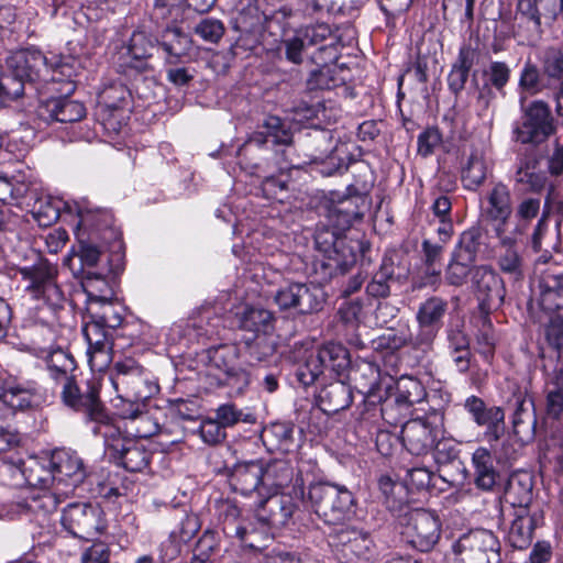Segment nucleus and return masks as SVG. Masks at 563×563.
Returning a JSON list of instances; mask_svg holds the SVG:
<instances>
[{"label":"nucleus","mask_w":563,"mask_h":563,"mask_svg":"<svg viewBox=\"0 0 563 563\" xmlns=\"http://www.w3.org/2000/svg\"><path fill=\"white\" fill-rule=\"evenodd\" d=\"M472 285L482 311L489 312L503 305L506 296L505 284L498 273L490 266L474 267Z\"/></svg>","instance_id":"ddd939ff"},{"label":"nucleus","mask_w":563,"mask_h":563,"mask_svg":"<svg viewBox=\"0 0 563 563\" xmlns=\"http://www.w3.org/2000/svg\"><path fill=\"white\" fill-rule=\"evenodd\" d=\"M324 365L316 350L306 351L305 362L297 369V379L303 386L312 385L317 378L323 373Z\"/></svg>","instance_id":"8fccbe9b"},{"label":"nucleus","mask_w":563,"mask_h":563,"mask_svg":"<svg viewBox=\"0 0 563 563\" xmlns=\"http://www.w3.org/2000/svg\"><path fill=\"white\" fill-rule=\"evenodd\" d=\"M194 31L201 40L216 44L224 35L225 27L219 19L203 18L195 25Z\"/></svg>","instance_id":"13d9d810"},{"label":"nucleus","mask_w":563,"mask_h":563,"mask_svg":"<svg viewBox=\"0 0 563 563\" xmlns=\"http://www.w3.org/2000/svg\"><path fill=\"white\" fill-rule=\"evenodd\" d=\"M448 303L440 297H431L421 303L417 312L418 323L441 325V320L446 311Z\"/></svg>","instance_id":"3c124183"},{"label":"nucleus","mask_w":563,"mask_h":563,"mask_svg":"<svg viewBox=\"0 0 563 563\" xmlns=\"http://www.w3.org/2000/svg\"><path fill=\"white\" fill-rule=\"evenodd\" d=\"M411 341L409 329L406 325L389 328L373 340L374 349L395 351Z\"/></svg>","instance_id":"09e8293b"},{"label":"nucleus","mask_w":563,"mask_h":563,"mask_svg":"<svg viewBox=\"0 0 563 563\" xmlns=\"http://www.w3.org/2000/svg\"><path fill=\"white\" fill-rule=\"evenodd\" d=\"M540 211V199L526 198L519 202L516 209L517 224L511 233L522 235L527 230L529 222L534 219Z\"/></svg>","instance_id":"5fc2aeb1"},{"label":"nucleus","mask_w":563,"mask_h":563,"mask_svg":"<svg viewBox=\"0 0 563 563\" xmlns=\"http://www.w3.org/2000/svg\"><path fill=\"white\" fill-rule=\"evenodd\" d=\"M82 334L88 345L87 356L91 369L102 372L108 368L112 362L113 342L107 328L90 321L82 328Z\"/></svg>","instance_id":"f3484780"},{"label":"nucleus","mask_w":563,"mask_h":563,"mask_svg":"<svg viewBox=\"0 0 563 563\" xmlns=\"http://www.w3.org/2000/svg\"><path fill=\"white\" fill-rule=\"evenodd\" d=\"M464 408L478 427L485 428V437L488 442L498 441L503 437L505 412L501 407H487L482 398L472 395L465 399Z\"/></svg>","instance_id":"a211bd4d"},{"label":"nucleus","mask_w":563,"mask_h":563,"mask_svg":"<svg viewBox=\"0 0 563 563\" xmlns=\"http://www.w3.org/2000/svg\"><path fill=\"white\" fill-rule=\"evenodd\" d=\"M394 275V268L390 263L384 262L379 269L373 275L372 280L366 286V292L374 298H385L390 292L389 279Z\"/></svg>","instance_id":"603ef678"},{"label":"nucleus","mask_w":563,"mask_h":563,"mask_svg":"<svg viewBox=\"0 0 563 563\" xmlns=\"http://www.w3.org/2000/svg\"><path fill=\"white\" fill-rule=\"evenodd\" d=\"M472 263L467 261L459 260L452 254L451 260L445 269V282L455 287H461L466 282L468 274H472L470 269Z\"/></svg>","instance_id":"052dcab7"},{"label":"nucleus","mask_w":563,"mask_h":563,"mask_svg":"<svg viewBox=\"0 0 563 563\" xmlns=\"http://www.w3.org/2000/svg\"><path fill=\"white\" fill-rule=\"evenodd\" d=\"M427 390L422 383L412 376H401L396 384L395 401L398 406L409 408L422 402Z\"/></svg>","instance_id":"58836bf2"},{"label":"nucleus","mask_w":563,"mask_h":563,"mask_svg":"<svg viewBox=\"0 0 563 563\" xmlns=\"http://www.w3.org/2000/svg\"><path fill=\"white\" fill-rule=\"evenodd\" d=\"M58 77L45 79L41 87V93L46 95L47 99L67 98L71 95L76 86L73 80L65 78L64 73H58Z\"/></svg>","instance_id":"4d7b16f0"},{"label":"nucleus","mask_w":563,"mask_h":563,"mask_svg":"<svg viewBox=\"0 0 563 563\" xmlns=\"http://www.w3.org/2000/svg\"><path fill=\"white\" fill-rule=\"evenodd\" d=\"M24 284V290L35 300H41L51 308L60 307L64 294L57 285V266L44 257L30 265L18 268Z\"/></svg>","instance_id":"20e7f679"},{"label":"nucleus","mask_w":563,"mask_h":563,"mask_svg":"<svg viewBox=\"0 0 563 563\" xmlns=\"http://www.w3.org/2000/svg\"><path fill=\"white\" fill-rule=\"evenodd\" d=\"M294 470L285 462H276L264 470L265 485L285 487L292 478Z\"/></svg>","instance_id":"bf43d9fd"},{"label":"nucleus","mask_w":563,"mask_h":563,"mask_svg":"<svg viewBox=\"0 0 563 563\" xmlns=\"http://www.w3.org/2000/svg\"><path fill=\"white\" fill-rule=\"evenodd\" d=\"M368 208L367 196H347L329 205L327 218L333 230L343 232L350 229L355 220H361Z\"/></svg>","instance_id":"6ab92c4d"},{"label":"nucleus","mask_w":563,"mask_h":563,"mask_svg":"<svg viewBox=\"0 0 563 563\" xmlns=\"http://www.w3.org/2000/svg\"><path fill=\"white\" fill-rule=\"evenodd\" d=\"M472 466L476 487L485 492L493 490L499 478V472L490 451L484 446L477 448L472 454Z\"/></svg>","instance_id":"c756f323"},{"label":"nucleus","mask_w":563,"mask_h":563,"mask_svg":"<svg viewBox=\"0 0 563 563\" xmlns=\"http://www.w3.org/2000/svg\"><path fill=\"white\" fill-rule=\"evenodd\" d=\"M265 484L264 466L260 461H250L234 466L230 484L235 492L250 495Z\"/></svg>","instance_id":"cd10ccee"},{"label":"nucleus","mask_w":563,"mask_h":563,"mask_svg":"<svg viewBox=\"0 0 563 563\" xmlns=\"http://www.w3.org/2000/svg\"><path fill=\"white\" fill-rule=\"evenodd\" d=\"M189 43L188 35L177 24H167L162 33V45L169 56H181L189 47Z\"/></svg>","instance_id":"49530a36"},{"label":"nucleus","mask_w":563,"mask_h":563,"mask_svg":"<svg viewBox=\"0 0 563 563\" xmlns=\"http://www.w3.org/2000/svg\"><path fill=\"white\" fill-rule=\"evenodd\" d=\"M521 123L515 130L517 140L523 144H540L555 131L549 104L536 100L522 107Z\"/></svg>","instance_id":"6e6552de"},{"label":"nucleus","mask_w":563,"mask_h":563,"mask_svg":"<svg viewBox=\"0 0 563 563\" xmlns=\"http://www.w3.org/2000/svg\"><path fill=\"white\" fill-rule=\"evenodd\" d=\"M155 49V43L148 34H146L144 31L133 32L129 44L124 48L123 55L125 60L123 62V66L134 70L153 68L151 65H143L142 62L151 58Z\"/></svg>","instance_id":"7c9ffc66"},{"label":"nucleus","mask_w":563,"mask_h":563,"mask_svg":"<svg viewBox=\"0 0 563 563\" xmlns=\"http://www.w3.org/2000/svg\"><path fill=\"white\" fill-rule=\"evenodd\" d=\"M539 288V303L543 310L555 312L563 309V272L544 273Z\"/></svg>","instance_id":"2f4dec72"},{"label":"nucleus","mask_w":563,"mask_h":563,"mask_svg":"<svg viewBox=\"0 0 563 563\" xmlns=\"http://www.w3.org/2000/svg\"><path fill=\"white\" fill-rule=\"evenodd\" d=\"M498 239L500 250L497 256V265L499 269L512 276L515 279H520L523 276V257L517 247V240L519 235L497 230L495 233Z\"/></svg>","instance_id":"393cba45"},{"label":"nucleus","mask_w":563,"mask_h":563,"mask_svg":"<svg viewBox=\"0 0 563 563\" xmlns=\"http://www.w3.org/2000/svg\"><path fill=\"white\" fill-rule=\"evenodd\" d=\"M275 353V343L264 334H257L254 339L245 340V355L250 365H256L266 361Z\"/></svg>","instance_id":"c03bdc74"},{"label":"nucleus","mask_w":563,"mask_h":563,"mask_svg":"<svg viewBox=\"0 0 563 563\" xmlns=\"http://www.w3.org/2000/svg\"><path fill=\"white\" fill-rule=\"evenodd\" d=\"M318 399L322 411L336 413L346 409L352 404L353 397L349 385L335 380L321 388Z\"/></svg>","instance_id":"473e14b6"},{"label":"nucleus","mask_w":563,"mask_h":563,"mask_svg":"<svg viewBox=\"0 0 563 563\" xmlns=\"http://www.w3.org/2000/svg\"><path fill=\"white\" fill-rule=\"evenodd\" d=\"M60 400L69 409L82 413L87 422L93 423L92 431L102 438L119 433V427L108 413L99 396V384L96 379L77 382L76 377L60 384Z\"/></svg>","instance_id":"f257e3e1"},{"label":"nucleus","mask_w":563,"mask_h":563,"mask_svg":"<svg viewBox=\"0 0 563 563\" xmlns=\"http://www.w3.org/2000/svg\"><path fill=\"white\" fill-rule=\"evenodd\" d=\"M488 167L484 154L479 150L471 152L462 168V181L464 187L476 190L487 178Z\"/></svg>","instance_id":"ea45409f"},{"label":"nucleus","mask_w":563,"mask_h":563,"mask_svg":"<svg viewBox=\"0 0 563 563\" xmlns=\"http://www.w3.org/2000/svg\"><path fill=\"white\" fill-rule=\"evenodd\" d=\"M200 521L195 514H185L179 520L177 527L173 530L172 536L180 542L190 541L199 531Z\"/></svg>","instance_id":"0e129e2a"},{"label":"nucleus","mask_w":563,"mask_h":563,"mask_svg":"<svg viewBox=\"0 0 563 563\" xmlns=\"http://www.w3.org/2000/svg\"><path fill=\"white\" fill-rule=\"evenodd\" d=\"M479 239L481 234L478 230H467L463 232L459 244L452 254L455 255L459 260L474 263L481 245Z\"/></svg>","instance_id":"864d4df0"},{"label":"nucleus","mask_w":563,"mask_h":563,"mask_svg":"<svg viewBox=\"0 0 563 563\" xmlns=\"http://www.w3.org/2000/svg\"><path fill=\"white\" fill-rule=\"evenodd\" d=\"M508 402L514 408L511 417L514 433L523 443L532 441L537 428L533 399L526 391L519 390L514 393Z\"/></svg>","instance_id":"412c9836"},{"label":"nucleus","mask_w":563,"mask_h":563,"mask_svg":"<svg viewBox=\"0 0 563 563\" xmlns=\"http://www.w3.org/2000/svg\"><path fill=\"white\" fill-rule=\"evenodd\" d=\"M334 552L341 563H376L377 551L369 536L354 527L339 529L334 537Z\"/></svg>","instance_id":"0eeeda50"},{"label":"nucleus","mask_w":563,"mask_h":563,"mask_svg":"<svg viewBox=\"0 0 563 563\" xmlns=\"http://www.w3.org/2000/svg\"><path fill=\"white\" fill-rule=\"evenodd\" d=\"M26 479L30 485L38 486L40 492H31V494L21 500L14 501L9 506L5 517L9 519L20 517H31L32 515L45 516L48 512L56 510L59 499L54 493L48 490V487L56 482V476L53 474V468L44 466L34 462L27 468Z\"/></svg>","instance_id":"f03ea898"},{"label":"nucleus","mask_w":563,"mask_h":563,"mask_svg":"<svg viewBox=\"0 0 563 563\" xmlns=\"http://www.w3.org/2000/svg\"><path fill=\"white\" fill-rule=\"evenodd\" d=\"M515 183L521 185L523 190L540 191L547 184V177L537 172L534 159H521L515 173Z\"/></svg>","instance_id":"a19ab883"},{"label":"nucleus","mask_w":563,"mask_h":563,"mask_svg":"<svg viewBox=\"0 0 563 563\" xmlns=\"http://www.w3.org/2000/svg\"><path fill=\"white\" fill-rule=\"evenodd\" d=\"M316 351L322 358L324 369L328 368L340 374L350 365L349 351L340 343H327Z\"/></svg>","instance_id":"37998d69"},{"label":"nucleus","mask_w":563,"mask_h":563,"mask_svg":"<svg viewBox=\"0 0 563 563\" xmlns=\"http://www.w3.org/2000/svg\"><path fill=\"white\" fill-rule=\"evenodd\" d=\"M536 526V515H531L530 512H515V519L508 533L510 544L520 550L528 548L532 541Z\"/></svg>","instance_id":"e433bc0d"},{"label":"nucleus","mask_w":563,"mask_h":563,"mask_svg":"<svg viewBox=\"0 0 563 563\" xmlns=\"http://www.w3.org/2000/svg\"><path fill=\"white\" fill-rule=\"evenodd\" d=\"M545 412L552 419H560L563 415V387H547Z\"/></svg>","instance_id":"774afa93"},{"label":"nucleus","mask_w":563,"mask_h":563,"mask_svg":"<svg viewBox=\"0 0 563 563\" xmlns=\"http://www.w3.org/2000/svg\"><path fill=\"white\" fill-rule=\"evenodd\" d=\"M81 285L88 297L89 310L93 309L95 303L115 298V276L111 266L87 271Z\"/></svg>","instance_id":"4be33fe9"},{"label":"nucleus","mask_w":563,"mask_h":563,"mask_svg":"<svg viewBox=\"0 0 563 563\" xmlns=\"http://www.w3.org/2000/svg\"><path fill=\"white\" fill-rule=\"evenodd\" d=\"M44 360L51 377L56 383L62 384L75 376L76 362L69 352L58 347L48 351Z\"/></svg>","instance_id":"f704fd0d"},{"label":"nucleus","mask_w":563,"mask_h":563,"mask_svg":"<svg viewBox=\"0 0 563 563\" xmlns=\"http://www.w3.org/2000/svg\"><path fill=\"white\" fill-rule=\"evenodd\" d=\"M33 217L41 227H48L59 218V207L51 199H40L33 207Z\"/></svg>","instance_id":"e2e57ef3"},{"label":"nucleus","mask_w":563,"mask_h":563,"mask_svg":"<svg viewBox=\"0 0 563 563\" xmlns=\"http://www.w3.org/2000/svg\"><path fill=\"white\" fill-rule=\"evenodd\" d=\"M307 45H321L320 52L328 53L330 59L336 57L338 37L330 25L317 23L309 25L299 32Z\"/></svg>","instance_id":"c9c22d12"},{"label":"nucleus","mask_w":563,"mask_h":563,"mask_svg":"<svg viewBox=\"0 0 563 563\" xmlns=\"http://www.w3.org/2000/svg\"><path fill=\"white\" fill-rule=\"evenodd\" d=\"M47 66V58L37 49H20L7 58L9 70H38Z\"/></svg>","instance_id":"79ce46f5"},{"label":"nucleus","mask_w":563,"mask_h":563,"mask_svg":"<svg viewBox=\"0 0 563 563\" xmlns=\"http://www.w3.org/2000/svg\"><path fill=\"white\" fill-rule=\"evenodd\" d=\"M199 435L208 445H217L225 440V429L216 419H206L199 427Z\"/></svg>","instance_id":"69168bd1"},{"label":"nucleus","mask_w":563,"mask_h":563,"mask_svg":"<svg viewBox=\"0 0 563 563\" xmlns=\"http://www.w3.org/2000/svg\"><path fill=\"white\" fill-rule=\"evenodd\" d=\"M442 420V415L433 411L424 418L407 421L401 428V441L406 449L411 454L421 455L438 448L443 435Z\"/></svg>","instance_id":"39448f33"},{"label":"nucleus","mask_w":563,"mask_h":563,"mask_svg":"<svg viewBox=\"0 0 563 563\" xmlns=\"http://www.w3.org/2000/svg\"><path fill=\"white\" fill-rule=\"evenodd\" d=\"M145 400L136 399L133 396L129 397L126 391H118L113 399V407L120 418L137 421L139 426L135 428L134 435L139 438H148L158 430V426L151 423V419L144 410Z\"/></svg>","instance_id":"5701e85b"},{"label":"nucleus","mask_w":563,"mask_h":563,"mask_svg":"<svg viewBox=\"0 0 563 563\" xmlns=\"http://www.w3.org/2000/svg\"><path fill=\"white\" fill-rule=\"evenodd\" d=\"M308 499L314 512L329 525H339L355 515V498L345 486L331 483L310 485Z\"/></svg>","instance_id":"7ed1b4c3"},{"label":"nucleus","mask_w":563,"mask_h":563,"mask_svg":"<svg viewBox=\"0 0 563 563\" xmlns=\"http://www.w3.org/2000/svg\"><path fill=\"white\" fill-rule=\"evenodd\" d=\"M274 300L280 310L312 313L322 308L323 294L317 286L291 283L277 290Z\"/></svg>","instance_id":"f8f14e48"},{"label":"nucleus","mask_w":563,"mask_h":563,"mask_svg":"<svg viewBox=\"0 0 563 563\" xmlns=\"http://www.w3.org/2000/svg\"><path fill=\"white\" fill-rule=\"evenodd\" d=\"M563 12V0H519L517 13L531 21L539 31L542 23L552 24Z\"/></svg>","instance_id":"b1692460"},{"label":"nucleus","mask_w":563,"mask_h":563,"mask_svg":"<svg viewBox=\"0 0 563 563\" xmlns=\"http://www.w3.org/2000/svg\"><path fill=\"white\" fill-rule=\"evenodd\" d=\"M239 327L242 330L257 334L267 335V331L272 328L273 314L271 311L260 307H245L242 312L238 313Z\"/></svg>","instance_id":"4c0bfd02"},{"label":"nucleus","mask_w":563,"mask_h":563,"mask_svg":"<svg viewBox=\"0 0 563 563\" xmlns=\"http://www.w3.org/2000/svg\"><path fill=\"white\" fill-rule=\"evenodd\" d=\"M239 350L233 344H222L208 350V366L210 371H218L228 378L241 377L247 383L246 374L238 364Z\"/></svg>","instance_id":"bb28decb"},{"label":"nucleus","mask_w":563,"mask_h":563,"mask_svg":"<svg viewBox=\"0 0 563 563\" xmlns=\"http://www.w3.org/2000/svg\"><path fill=\"white\" fill-rule=\"evenodd\" d=\"M547 342L556 351L563 349V314H555L545 324Z\"/></svg>","instance_id":"338daca9"},{"label":"nucleus","mask_w":563,"mask_h":563,"mask_svg":"<svg viewBox=\"0 0 563 563\" xmlns=\"http://www.w3.org/2000/svg\"><path fill=\"white\" fill-rule=\"evenodd\" d=\"M505 500L517 509L515 512H530L529 507L533 500L532 476L527 472L512 474L505 489Z\"/></svg>","instance_id":"a878e982"},{"label":"nucleus","mask_w":563,"mask_h":563,"mask_svg":"<svg viewBox=\"0 0 563 563\" xmlns=\"http://www.w3.org/2000/svg\"><path fill=\"white\" fill-rule=\"evenodd\" d=\"M264 437L282 452H290L294 446V426L289 422H274L264 430Z\"/></svg>","instance_id":"de8ad7c7"},{"label":"nucleus","mask_w":563,"mask_h":563,"mask_svg":"<svg viewBox=\"0 0 563 563\" xmlns=\"http://www.w3.org/2000/svg\"><path fill=\"white\" fill-rule=\"evenodd\" d=\"M111 383L117 391H126L136 399H148L155 386L144 377L143 367L131 357L118 361L113 365Z\"/></svg>","instance_id":"9b49d317"},{"label":"nucleus","mask_w":563,"mask_h":563,"mask_svg":"<svg viewBox=\"0 0 563 563\" xmlns=\"http://www.w3.org/2000/svg\"><path fill=\"white\" fill-rule=\"evenodd\" d=\"M57 482L70 479L74 485L82 482L86 476L84 463L75 453L66 450H57L48 461Z\"/></svg>","instance_id":"c85d7f7f"},{"label":"nucleus","mask_w":563,"mask_h":563,"mask_svg":"<svg viewBox=\"0 0 563 563\" xmlns=\"http://www.w3.org/2000/svg\"><path fill=\"white\" fill-rule=\"evenodd\" d=\"M62 525L76 538L92 539L104 528L102 510L91 504H70L63 511Z\"/></svg>","instance_id":"9d476101"},{"label":"nucleus","mask_w":563,"mask_h":563,"mask_svg":"<svg viewBox=\"0 0 563 563\" xmlns=\"http://www.w3.org/2000/svg\"><path fill=\"white\" fill-rule=\"evenodd\" d=\"M42 401V393L35 383H21L13 378L0 379V402L13 412L36 408Z\"/></svg>","instance_id":"2eb2a0df"},{"label":"nucleus","mask_w":563,"mask_h":563,"mask_svg":"<svg viewBox=\"0 0 563 563\" xmlns=\"http://www.w3.org/2000/svg\"><path fill=\"white\" fill-rule=\"evenodd\" d=\"M294 490L297 499L289 494L282 493L273 494L261 501L256 509L257 519L274 529L287 526L298 509V500L303 496L302 488L297 492L294 487Z\"/></svg>","instance_id":"4468645a"},{"label":"nucleus","mask_w":563,"mask_h":563,"mask_svg":"<svg viewBox=\"0 0 563 563\" xmlns=\"http://www.w3.org/2000/svg\"><path fill=\"white\" fill-rule=\"evenodd\" d=\"M24 75L29 73H0L2 93L5 101L13 100L23 95L25 80Z\"/></svg>","instance_id":"680f3d73"},{"label":"nucleus","mask_w":563,"mask_h":563,"mask_svg":"<svg viewBox=\"0 0 563 563\" xmlns=\"http://www.w3.org/2000/svg\"><path fill=\"white\" fill-rule=\"evenodd\" d=\"M113 459L129 472H141L147 464L150 454L145 448L132 439L121 438V432L103 438Z\"/></svg>","instance_id":"aec40b11"},{"label":"nucleus","mask_w":563,"mask_h":563,"mask_svg":"<svg viewBox=\"0 0 563 563\" xmlns=\"http://www.w3.org/2000/svg\"><path fill=\"white\" fill-rule=\"evenodd\" d=\"M91 311L93 322L107 329H117L123 322L122 307L115 305L113 300L95 303Z\"/></svg>","instance_id":"a18cd8bd"},{"label":"nucleus","mask_w":563,"mask_h":563,"mask_svg":"<svg viewBox=\"0 0 563 563\" xmlns=\"http://www.w3.org/2000/svg\"><path fill=\"white\" fill-rule=\"evenodd\" d=\"M512 214L511 194L503 183H496L487 192L482 209L484 220L489 223L493 231L507 232V225Z\"/></svg>","instance_id":"dca6fc26"},{"label":"nucleus","mask_w":563,"mask_h":563,"mask_svg":"<svg viewBox=\"0 0 563 563\" xmlns=\"http://www.w3.org/2000/svg\"><path fill=\"white\" fill-rule=\"evenodd\" d=\"M78 256L84 268V274L90 269H100L110 266L102 249L92 243H81Z\"/></svg>","instance_id":"6e6d98bb"},{"label":"nucleus","mask_w":563,"mask_h":563,"mask_svg":"<svg viewBox=\"0 0 563 563\" xmlns=\"http://www.w3.org/2000/svg\"><path fill=\"white\" fill-rule=\"evenodd\" d=\"M42 111H45L52 121L62 123L77 122L86 115L84 104L68 98L47 99Z\"/></svg>","instance_id":"72a5a7b5"},{"label":"nucleus","mask_w":563,"mask_h":563,"mask_svg":"<svg viewBox=\"0 0 563 563\" xmlns=\"http://www.w3.org/2000/svg\"><path fill=\"white\" fill-rule=\"evenodd\" d=\"M462 563H500V542L489 530L477 529L463 534L453 544Z\"/></svg>","instance_id":"423d86ee"},{"label":"nucleus","mask_w":563,"mask_h":563,"mask_svg":"<svg viewBox=\"0 0 563 563\" xmlns=\"http://www.w3.org/2000/svg\"><path fill=\"white\" fill-rule=\"evenodd\" d=\"M401 533L415 549L427 552L438 543L441 534V523L434 512L416 509L408 515Z\"/></svg>","instance_id":"1a4fd4ad"}]
</instances>
